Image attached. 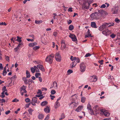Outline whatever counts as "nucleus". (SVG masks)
<instances>
[{
	"label": "nucleus",
	"instance_id": "obj_27",
	"mask_svg": "<svg viewBox=\"0 0 120 120\" xmlns=\"http://www.w3.org/2000/svg\"><path fill=\"white\" fill-rule=\"evenodd\" d=\"M26 78H29L30 77V72L27 70L26 71Z\"/></svg>",
	"mask_w": 120,
	"mask_h": 120
},
{
	"label": "nucleus",
	"instance_id": "obj_13",
	"mask_svg": "<svg viewBox=\"0 0 120 120\" xmlns=\"http://www.w3.org/2000/svg\"><path fill=\"white\" fill-rule=\"evenodd\" d=\"M101 111L103 112L104 115L105 116H108L110 115V113L107 111L104 112L103 110L101 109Z\"/></svg>",
	"mask_w": 120,
	"mask_h": 120
},
{
	"label": "nucleus",
	"instance_id": "obj_7",
	"mask_svg": "<svg viewBox=\"0 0 120 120\" xmlns=\"http://www.w3.org/2000/svg\"><path fill=\"white\" fill-rule=\"evenodd\" d=\"M55 59L57 61L60 62L61 60V57L59 52H57L55 54Z\"/></svg>",
	"mask_w": 120,
	"mask_h": 120
},
{
	"label": "nucleus",
	"instance_id": "obj_8",
	"mask_svg": "<svg viewBox=\"0 0 120 120\" xmlns=\"http://www.w3.org/2000/svg\"><path fill=\"white\" fill-rule=\"evenodd\" d=\"M118 11L117 7L114 6L112 8L111 11L112 14H116L117 13Z\"/></svg>",
	"mask_w": 120,
	"mask_h": 120
},
{
	"label": "nucleus",
	"instance_id": "obj_39",
	"mask_svg": "<svg viewBox=\"0 0 120 120\" xmlns=\"http://www.w3.org/2000/svg\"><path fill=\"white\" fill-rule=\"evenodd\" d=\"M67 72L68 73V75H69L71 74L73 72V71L72 70L69 69L68 71Z\"/></svg>",
	"mask_w": 120,
	"mask_h": 120
},
{
	"label": "nucleus",
	"instance_id": "obj_47",
	"mask_svg": "<svg viewBox=\"0 0 120 120\" xmlns=\"http://www.w3.org/2000/svg\"><path fill=\"white\" fill-rule=\"evenodd\" d=\"M92 0H87V2L88 3L89 5H90V4L92 3Z\"/></svg>",
	"mask_w": 120,
	"mask_h": 120
},
{
	"label": "nucleus",
	"instance_id": "obj_56",
	"mask_svg": "<svg viewBox=\"0 0 120 120\" xmlns=\"http://www.w3.org/2000/svg\"><path fill=\"white\" fill-rule=\"evenodd\" d=\"M5 92H2L1 93V96L2 98H3L4 97L5 95L4 94Z\"/></svg>",
	"mask_w": 120,
	"mask_h": 120
},
{
	"label": "nucleus",
	"instance_id": "obj_26",
	"mask_svg": "<svg viewBox=\"0 0 120 120\" xmlns=\"http://www.w3.org/2000/svg\"><path fill=\"white\" fill-rule=\"evenodd\" d=\"M44 115L42 114H39L38 116V118L39 119H42L44 118Z\"/></svg>",
	"mask_w": 120,
	"mask_h": 120
},
{
	"label": "nucleus",
	"instance_id": "obj_51",
	"mask_svg": "<svg viewBox=\"0 0 120 120\" xmlns=\"http://www.w3.org/2000/svg\"><path fill=\"white\" fill-rule=\"evenodd\" d=\"M103 60H99L98 61V62L101 65H102L103 64Z\"/></svg>",
	"mask_w": 120,
	"mask_h": 120
},
{
	"label": "nucleus",
	"instance_id": "obj_49",
	"mask_svg": "<svg viewBox=\"0 0 120 120\" xmlns=\"http://www.w3.org/2000/svg\"><path fill=\"white\" fill-rule=\"evenodd\" d=\"M29 37L31 38H32L33 39H34V36L33 34H31L29 35Z\"/></svg>",
	"mask_w": 120,
	"mask_h": 120
},
{
	"label": "nucleus",
	"instance_id": "obj_24",
	"mask_svg": "<svg viewBox=\"0 0 120 120\" xmlns=\"http://www.w3.org/2000/svg\"><path fill=\"white\" fill-rule=\"evenodd\" d=\"M70 105H72L74 108H75L77 106V103L75 102H71L70 104Z\"/></svg>",
	"mask_w": 120,
	"mask_h": 120
},
{
	"label": "nucleus",
	"instance_id": "obj_54",
	"mask_svg": "<svg viewBox=\"0 0 120 120\" xmlns=\"http://www.w3.org/2000/svg\"><path fill=\"white\" fill-rule=\"evenodd\" d=\"M19 101V100L17 99L16 98H15L14 99L12 100V102H18Z\"/></svg>",
	"mask_w": 120,
	"mask_h": 120
},
{
	"label": "nucleus",
	"instance_id": "obj_21",
	"mask_svg": "<svg viewBox=\"0 0 120 120\" xmlns=\"http://www.w3.org/2000/svg\"><path fill=\"white\" fill-rule=\"evenodd\" d=\"M77 63L75 61H73L72 63L71 64V68H73L74 67H75L76 64Z\"/></svg>",
	"mask_w": 120,
	"mask_h": 120
},
{
	"label": "nucleus",
	"instance_id": "obj_42",
	"mask_svg": "<svg viewBox=\"0 0 120 120\" xmlns=\"http://www.w3.org/2000/svg\"><path fill=\"white\" fill-rule=\"evenodd\" d=\"M40 48V46H36L33 48V49L34 50H36Z\"/></svg>",
	"mask_w": 120,
	"mask_h": 120
},
{
	"label": "nucleus",
	"instance_id": "obj_32",
	"mask_svg": "<svg viewBox=\"0 0 120 120\" xmlns=\"http://www.w3.org/2000/svg\"><path fill=\"white\" fill-rule=\"evenodd\" d=\"M34 110L32 109L31 108H29L28 110L29 114L31 115H32V112Z\"/></svg>",
	"mask_w": 120,
	"mask_h": 120
},
{
	"label": "nucleus",
	"instance_id": "obj_59",
	"mask_svg": "<svg viewBox=\"0 0 120 120\" xmlns=\"http://www.w3.org/2000/svg\"><path fill=\"white\" fill-rule=\"evenodd\" d=\"M30 104V103L26 104L25 105V108H26L29 107Z\"/></svg>",
	"mask_w": 120,
	"mask_h": 120
},
{
	"label": "nucleus",
	"instance_id": "obj_28",
	"mask_svg": "<svg viewBox=\"0 0 120 120\" xmlns=\"http://www.w3.org/2000/svg\"><path fill=\"white\" fill-rule=\"evenodd\" d=\"M48 103L46 101H44L42 102L41 103V105L42 106H44L46 105Z\"/></svg>",
	"mask_w": 120,
	"mask_h": 120
},
{
	"label": "nucleus",
	"instance_id": "obj_4",
	"mask_svg": "<svg viewBox=\"0 0 120 120\" xmlns=\"http://www.w3.org/2000/svg\"><path fill=\"white\" fill-rule=\"evenodd\" d=\"M89 79L90 82H95L97 80L98 77L96 75H94L90 76Z\"/></svg>",
	"mask_w": 120,
	"mask_h": 120
},
{
	"label": "nucleus",
	"instance_id": "obj_17",
	"mask_svg": "<svg viewBox=\"0 0 120 120\" xmlns=\"http://www.w3.org/2000/svg\"><path fill=\"white\" fill-rule=\"evenodd\" d=\"M83 107L82 106H79L76 109L75 111L78 112H79L81 110Z\"/></svg>",
	"mask_w": 120,
	"mask_h": 120
},
{
	"label": "nucleus",
	"instance_id": "obj_10",
	"mask_svg": "<svg viewBox=\"0 0 120 120\" xmlns=\"http://www.w3.org/2000/svg\"><path fill=\"white\" fill-rule=\"evenodd\" d=\"M69 37L71 38L73 41H75L77 40L76 36L74 34L71 33L70 34Z\"/></svg>",
	"mask_w": 120,
	"mask_h": 120
},
{
	"label": "nucleus",
	"instance_id": "obj_37",
	"mask_svg": "<svg viewBox=\"0 0 120 120\" xmlns=\"http://www.w3.org/2000/svg\"><path fill=\"white\" fill-rule=\"evenodd\" d=\"M76 59V57H73L72 56H71L70 58V60L72 61H75V59Z\"/></svg>",
	"mask_w": 120,
	"mask_h": 120
},
{
	"label": "nucleus",
	"instance_id": "obj_6",
	"mask_svg": "<svg viewBox=\"0 0 120 120\" xmlns=\"http://www.w3.org/2000/svg\"><path fill=\"white\" fill-rule=\"evenodd\" d=\"M108 24L107 23H105L99 27V30L100 31H102L108 27Z\"/></svg>",
	"mask_w": 120,
	"mask_h": 120
},
{
	"label": "nucleus",
	"instance_id": "obj_19",
	"mask_svg": "<svg viewBox=\"0 0 120 120\" xmlns=\"http://www.w3.org/2000/svg\"><path fill=\"white\" fill-rule=\"evenodd\" d=\"M91 37V34L90 33V31L88 29L87 32V34L86 35L85 37L86 38L87 37Z\"/></svg>",
	"mask_w": 120,
	"mask_h": 120
},
{
	"label": "nucleus",
	"instance_id": "obj_34",
	"mask_svg": "<svg viewBox=\"0 0 120 120\" xmlns=\"http://www.w3.org/2000/svg\"><path fill=\"white\" fill-rule=\"evenodd\" d=\"M69 29L70 30H72L74 29V26L72 25H70L69 27Z\"/></svg>",
	"mask_w": 120,
	"mask_h": 120
},
{
	"label": "nucleus",
	"instance_id": "obj_40",
	"mask_svg": "<svg viewBox=\"0 0 120 120\" xmlns=\"http://www.w3.org/2000/svg\"><path fill=\"white\" fill-rule=\"evenodd\" d=\"M2 90L3 92H5L7 91V90L6 88V87L4 86L2 89Z\"/></svg>",
	"mask_w": 120,
	"mask_h": 120
},
{
	"label": "nucleus",
	"instance_id": "obj_22",
	"mask_svg": "<svg viewBox=\"0 0 120 120\" xmlns=\"http://www.w3.org/2000/svg\"><path fill=\"white\" fill-rule=\"evenodd\" d=\"M91 26L93 28H96L97 27L96 23L94 22H91Z\"/></svg>",
	"mask_w": 120,
	"mask_h": 120
},
{
	"label": "nucleus",
	"instance_id": "obj_58",
	"mask_svg": "<svg viewBox=\"0 0 120 120\" xmlns=\"http://www.w3.org/2000/svg\"><path fill=\"white\" fill-rule=\"evenodd\" d=\"M50 97L51 98V99L52 100H53L54 98H55V97L54 95H50Z\"/></svg>",
	"mask_w": 120,
	"mask_h": 120
},
{
	"label": "nucleus",
	"instance_id": "obj_62",
	"mask_svg": "<svg viewBox=\"0 0 120 120\" xmlns=\"http://www.w3.org/2000/svg\"><path fill=\"white\" fill-rule=\"evenodd\" d=\"M49 117V115H47V116L45 118V119L44 120H47L48 119Z\"/></svg>",
	"mask_w": 120,
	"mask_h": 120
},
{
	"label": "nucleus",
	"instance_id": "obj_18",
	"mask_svg": "<svg viewBox=\"0 0 120 120\" xmlns=\"http://www.w3.org/2000/svg\"><path fill=\"white\" fill-rule=\"evenodd\" d=\"M44 110L45 112L47 113H49L50 112V109L48 106L47 107L44 109Z\"/></svg>",
	"mask_w": 120,
	"mask_h": 120
},
{
	"label": "nucleus",
	"instance_id": "obj_29",
	"mask_svg": "<svg viewBox=\"0 0 120 120\" xmlns=\"http://www.w3.org/2000/svg\"><path fill=\"white\" fill-rule=\"evenodd\" d=\"M42 22V21L41 20H35V23L36 24H40Z\"/></svg>",
	"mask_w": 120,
	"mask_h": 120
},
{
	"label": "nucleus",
	"instance_id": "obj_53",
	"mask_svg": "<svg viewBox=\"0 0 120 120\" xmlns=\"http://www.w3.org/2000/svg\"><path fill=\"white\" fill-rule=\"evenodd\" d=\"M106 7V6L105 4H103L100 7V8H104Z\"/></svg>",
	"mask_w": 120,
	"mask_h": 120
},
{
	"label": "nucleus",
	"instance_id": "obj_31",
	"mask_svg": "<svg viewBox=\"0 0 120 120\" xmlns=\"http://www.w3.org/2000/svg\"><path fill=\"white\" fill-rule=\"evenodd\" d=\"M98 105L95 106L94 108V109L95 112H97L98 110Z\"/></svg>",
	"mask_w": 120,
	"mask_h": 120
},
{
	"label": "nucleus",
	"instance_id": "obj_12",
	"mask_svg": "<svg viewBox=\"0 0 120 120\" xmlns=\"http://www.w3.org/2000/svg\"><path fill=\"white\" fill-rule=\"evenodd\" d=\"M38 68V69H40L42 71H45L42 65H37L36 66Z\"/></svg>",
	"mask_w": 120,
	"mask_h": 120
},
{
	"label": "nucleus",
	"instance_id": "obj_3",
	"mask_svg": "<svg viewBox=\"0 0 120 120\" xmlns=\"http://www.w3.org/2000/svg\"><path fill=\"white\" fill-rule=\"evenodd\" d=\"M79 66L80 71L82 72H84L86 68L85 65L83 63H82L80 64Z\"/></svg>",
	"mask_w": 120,
	"mask_h": 120
},
{
	"label": "nucleus",
	"instance_id": "obj_15",
	"mask_svg": "<svg viewBox=\"0 0 120 120\" xmlns=\"http://www.w3.org/2000/svg\"><path fill=\"white\" fill-rule=\"evenodd\" d=\"M57 83L56 82L54 81L53 82V86H51L50 88L54 87V89H56L57 88Z\"/></svg>",
	"mask_w": 120,
	"mask_h": 120
},
{
	"label": "nucleus",
	"instance_id": "obj_35",
	"mask_svg": "<svg viewBox=\"0 0 120 120\" xmlns=\"http://www.w3.org/2000/svg\"><path fill=\"white\" fill-rule=\"evenodd\" d=\"M32 101L34 102H37V98L36 97H33L32 99Z\"/></svg>",
	"mask_w": 120,
	"mask_h": 120
},
{
	"label": "nucleus",
	"instance_id": "obj_25",
	"mask_svg": "<svg viewBox=\"0 0 120 120\" xmlns=\"http://www.w3.org/2000/svg\"><path fill=\"white\" fill-rule=\"evenodd\" d=\"M17 39H16V41L19 43H21L22 42V40H21L22 38L20 37L19 36H17Z\"/></svg>",
	"mask_w": 120,
	"mask_h": 120
},
{
	"label": "nucleus",
	"instance_id": "obj_23",
	"mask_svg": "<svg viewBox=\"0 0 120 120\" xmlns=\"http://www.w3.org/2000/svg\"><path fill=\"white\" fill-rule=\"evenodd\" d=\"M27 78L24 77L22 78V80L24 81L25 83L26 84H28V79Z\"/></svg>",
	"mask_w": 120,
	"mask_h": 120
},
{
	"label": "nucleus",
	"instance_id": "obj_20",
	"mask_svg": "<svg viewBox=\"0 0 120 120\" xmlns=\"http://www.w3.org/2000/svg\"><path fill=\"white\" fill-rule=\"evenodd\" d=\"M42 94V92L40 90H38V92H37L38 95H36V96L39 97H40Z\"/></svg>",
	"mask_w": 120,
	"mask_h": 120
},
{
	"label": "nucleus",
	"instance_id": "obj_2",
	"mask_svg": "<svg viewBox=\"0 0 120 120\" xmlns=\"http://www.w3.org/2000/svg\"><path fill=\"white\" fill-rule=\"evenodd\" d=\"M54 54L52 53L47 56L45 59V61L50 64H51L54 57Z\"/></svg>",
	"mask_w": 120,
	"mask_h": 120
},
{
	"label": "nucleus",
	"instance_id": "obj_5",
	"mask_svg": "<svg viewBox=\"0 0 120 120\" xmlns=\"http://www.w3.org/2000/svg\"><path fill=\"white\" fill-rule=\"evenodd\" d=\"M26 86L23 85L20 88V91L21 94L22 95H23L24 93H26L27 92L26 90Z\"/></svg>",
	"mask_w": 120,
	"mask_h": 120
},
{
	"label": "nucleus",
	"instance_id": "obj_50",
	"mask_svg": "<svg viewBox=\"0 0 120 120\" xmlns=\"http://www.w3.org/2000/svg\"><path fill=\"white\" fill-rule=\"evenodd\" d=\"M75 61L76 62H77V63H79L80 62V60L79 58L78 57L76 58V57Z\"/></svg>",
	"mask_w": 120,
	"mask_h": 120
},
{
	"label": "nucleus",
	"instance_id": "obj_43",
	"mask_svg": "<svg viewBox=\"0 0 120 120\" xmlns=\"http://www.w3.org/2000/svg\"><path fill=\"white\" fill-rule=\"evenodd\" d=\"M41 74L40 73H36L35 74V76L37 78H38V76H40Z\"/></svg>",
	"mask_w": 120,
	"mask_h": 120
},
{
	"label": "nucleus",
	"instance_id": "obj_45",
	"mask_svg": "<svg viewBox=\"0 0 120 120\" xmlns=\"http://www.w3.org/2000/svg\"><path fill=\"white\" fill-rule=\"evenodd\" d=\"M51 94H54L56 93V91L55 90H52L51 91Z\"/></svg>",
	"mask_w": 120,
	"mask_h": 120
},
{
	"label": "nucleus",
	"instance_id": "obj_61",
	"mask_svg": "<svg viewBox=\"0 0 120 120\" xmlns=\"http://www.w3.org/2000/svg\"><path fill=\"white\" fill-rule=\"evenodd\" d=\"M91 55L90 53H88L86 54L85 55V57H87L89 56H90Z\"/></svg>",
	"mask_w": 120,
	"mask_h": 120
},
{
	"label": "nucleus",
	"instance_id": "obj_60",
	"mask_svg": "<svg viewBox=\"0 0 120 120\" xmlns=\"http://www.w3.org/2000/svg\"><path fill=\"white\" fill-rule=\"evenodd\" d=\"M26 39L28 41H31V42H33L34 41V39H27V38Z\"/></svg>",
	"mask_w": 120,
	"mask_h": 120
},
{
	"label": "nucleus",
	"instance_id": "obj_33",
	"mask_svg": "<svg viewBox=\"0 0 120 120\" xmlns=\"http://www.w3.org/2000/svg\"><path fill=\"white\" fill-rule=\"evenodd\" d=\"M86 99V98L85 97H82L81 100V102L83 103H84Z\"/></svg>",
	"mask_w": 120,
	"mask_h": 120
},
{
	"label": "nucleus",
	"instance_id": "obj_1",
	"mask_svg": "<svg viewBox=\"0 0 120 120\" xmlns=\"http://www.w3.org/2000/svg\"><path fill=\"white\" fill-rule=\"evenodd\" d=\"M102 16L101 13L96 12L92 13L90 15V17L92 20L94 19H98L101 18Z\"/></svg>",
	"mask_w": 120,
	"mask_h": 120
},
{
	"label": "nucleus",
	"instance_id": "obj_14",
	"mask_svg": "<svg viewBox=\"0 0 120 120\" xmlns=\"http://www.w3.org/2000/svg\"><path fill=\"white\" fill-rule=\"evenodd\" d=\"M37 44L36 42H34L33 43H30L28 44V46L31 47H33L34 46L36 45Z\"/></svg>",
	"mask_w": 120,
	"mask_h": 120
},
{
	"label": "nucleus",
	"instance_id": "obj_52",
	"mask_svg": "<svg viewBox=\"0 0 120 120\" xmlns=\"http://www.w3.org/2000/svg\"><path fill=\"white\" fill-rule=\"evenodd\" d=\"M57 34V33L56 32H53V35L55 37H56Z\"/></svg>",
	"mask_w": 120,
	"mask_h": 120
},
{
	"label": "nucleus",
	"instance_id": "obj_64",
	"mask_svg": "<svg viewBox=\"0 0 120 120\" xmlns=\"http://www.w3.org/2000/svg\"><path fill=\"white\" fill-rule=\"evenodd\" d=\"M68 11L70 12H72L73 11L72 8H69L68 10Z\"/></svg>",
	"mask_w": 120,
	"mask_h": 120
},
{
	"label": "nucleus",
	"instance_id": "obj_57",
	"mask_svg": "<svg viewBox=\"0 0 120 120\" xmlns=\"http://www.w3.org/2000/svg\"><path fill=\"white\" fill-rule=\"evenodd\" d=\"M7 73V72L6 71H3V76H4Z\"/></svg>",
	"mask_w": 120,
	"mask_h": 120
},
{
	"label": "nucleus",
	"instance_id": "obj_48",
	"mask_svg": "<svg viewBox=\"0 0 120 120\" xmlns=\"http://www.w3.org/2000/svg\"><path fill=\"white\" fill-rule=\"evenodd\" d=\"M5 59L6 60L8 61L9 62V57L8 56H5Z\"/></svg>",
	"mask_w": 120,
	"mask_h": 120
},
{
	"label": "nucleus",
	"instance_id": "obj_41",
	"mask_svg": "<svg viewBox=\"0 0 120 120\" xmlns=\"http://www.w3.org/2000/svg\"><path fill=\"white\" fill-rule=\"evenodd\" d=\"M61 47L62 49H65L66 47V45L65 43L61 44Z\"/></svg>",
	"mask_w": 120,
	"mask_h": 120
},
{
	"label": "nucleus",
	"instance_id": "obj_55",
	"mask_svg": "<svg viewBox=\"0 0 120 120\" xmlns=\"http://www.w3.org/2000/svg\"><path fill=\"white\" fill-rule=\"evenodd\" d=\"M19 47L18 46L16 47H15L14 49V50L15 52H17L19 50Z\"/></svg>",
	"mask_w": 120,
	"mask_h": 120
},
{
	"label": "nucleus",
	"instance_id": "obj_11",
	"mask_svg": "<svg viewBox=\"0 0 120 120\" xmlns=\"http://www.w3.org/2000/svg\"><path fill=\"white\" fill-rule=\"evenodd\" d=\"M111 33L110 30L107 29L105 30H104L102 31V33L106 36L110 34Z\"/></svg>",
	"mask_w": 120,
	"mask_h": 120
},
{
	"label": "nucleus",
	"instance_id": "obj_63",
	"mask_svg": "<svg viewBox=\"0 0 120 120\" xmlns=\"http://www.w3.org/2000/svg\"><path fill=\"white\" fill-rule=\"evenodd\" d=\"M90 111V114L92 115L94 114V112L91 109V110H89Z\"/></svg>",
	"mask_w": 120,
	"mask_h": 120
},
{
	"label": "nucleus",
	"instance_id": "obj_36",
	"mask_svg": "<svg viewBox=\"0 0 120 120\" xmlns=\"http://www.w3.org/2000/svg\"><path fill=\"white\" fill-rule=\"evenodd\" d=\"M108 24V27H109L111 26H113L114 25V23H107Z\"/></svg>",
	"mask_w": 120,
	"mask_h": 120
},
{
	"label": "nucleus",
	"instance_id": "obj_44",
	"mask_svg": "<svg viewBox=\"0 0 120 120\" xmlns=\"http://www.w3.org/2000/svg\"><path fill=\"white\" fill-rule=\"evenodd\" d=\"M115 21V22L117 23H119L120 22V20L119 19H118V18H116Z\"/></svg>",
	"mask_w": 120,
	"mask_h": 120
},
{
	"label": "nucleus",
	"instance_id": "obj_9",
	"mask_svg": "<svg viewBox=\"0 0 120 120\" xmlns=\"http://www.w3.org/2000/svg\"><path fill=\"white\" fill-rule=\"evenodd\" d=\"M31 72L33 73H34L36 71V72H39V70L38 69V68L35 66L34 67H32L30 68Z\"/></svg>",
	"mask_w": 120,
	"mask_h": 120
},
{
	"label": "nucleus",
	"instance_id": "obj_46",
	"mask_svg": "<svg viewBox=\"0 0 120 120\" xmlns=\"http://www.w3.org/2000/svg\"><path fill=\"white\" fill-rule=\"evenodd\" d=\"M30 99L28 98H27L25 99V101L26 102H30Z\"/></svg>",
	"mask_w": 120,
	"mask_h": 120
},
{
	"label": "nucleus",
	"instance_id": "obj_30",
	"mask_svg": "<svg viewBox=\"0 0 120 120\" xmlns=\"http://www.w3.org/2000/svg\"><path fill=\"white\" fill-rule=\"evenodd\" d=\"M87 109L88 110H91L92 109L91 105L90 104L89 102L87 105Z\"/></svg>",
	"mask_w": 120,
	"mask_h": 120
},
{
	"label": "nucleus",
	"instance_id": "obj_38",
	"mask_svg": "<svg viewBox=\"0 0 120 120\" xmlns=\"http://www.w3.org/2000/svg\"><path fill=\"white\" fill-rule=\"evenodd\" d=\"M65 116L64 114H62L61 116L59 118V119L60 120H61L63 119L64 118Z\"/></svg>",
	"mask_w": 120,
	"mask_h": 120
},
{
	"label": "nucleus",
	"instance_id": "obj_16",
	"mask_svg": "<svg viewBox=\"0 0 120 120\" xmlns=\"http://www.w3.org/2000/svg\"><path fill=\"white\" fill-rule=\"evenodd\" d=\"M60 104L58 101H56L54 105V108L55 109H56L60 106Z\"/></svg>",
	"mask_w": 120,
	"mask_h": 120
}]
</instances>
